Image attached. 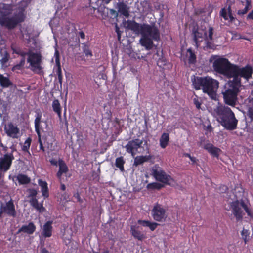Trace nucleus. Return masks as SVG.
Instances as JSON below:
<instances>
[{
    "label": "nucleus",
    "instance_id": "nucleus-1",
    "mask_svg": "<svg viewBox=\"0 0 253 253\" xmlns=\"http://www.w3.org/2000/svg\"><path fill=\"white\" fill-rule=\"evenodd\" d=\"M127 28L135 34L141 35L140 43L147 50L153 48V41L159 42L161 39L159 29L155 24H141L134 20H128Z\"/></svg>",
    "mask_w": 253,
    "mask_h": 253
},
{
    "label": "nucleus",
    "instance_id": "nucleus-2",
    "mask_svg": "<svg viewBox=\"0 0 253 253\" xmlns=\"http://www.w3.org/2000/svg\"><path fill=\"white\" fill-rule=\"evenodd\" d=\"M12 11L13 6L11 4L0 2V25L1 27L12 30L24 21L26 16L23 10L10 16Z\"/></svg>",
    "mask_w": 253,
    "mask_h": 253
},
{
    "label": "nucleus",
    "instance_id": "nucleus-3",
    "mask_svg": "<svg viewBox=\"0 0 253 253\" xmlns=\"http://www.w3.org/2000/svg\"><path fill=\"white\" fill-rule=\"evenodd\" d=\"M192 85L196 90L202 89L203 92L213 98L216 94V92L219 86V82L209 76L205 77H196L191 78Z\"/></svg>",
    "mask_w": 253,
    "mask_h": 253
},
{
    "label": "nucleus",
    "instance_id": "nucleus-4",
    "mask_svg": "<svg viewBox=\"0 0 253 253\" xmlns=\"http://www.w3.org/2000/svg\"><path fill=\"white\" fill-rule=\"evenodd\" d=\"M215 112L220 119L221 125L227 130H233L237 128L238 120L234 114L228 106L219 105L215 109Z\"/></svg>",
    "mask_w": 253,
    "mask_h": 253
},
{
    "label": "nucleus",
    "instance_id": "nucleus-5",
    "mask_svg": "<svg viewBox=\"0 0 253 253\" xmlns=\"http://www.w3.org/2000/svg\"><path fill=\"white\" fill-rule=\"evenodd\" d=\"M236 80H229L224 85L222 92L225 103L230 106H234L237 100V96L240 91L241 86Z\"/></svg>",
    "mask_w": 253,
    "mask_h": 253
},
{
    "label": "nucleus",
    "instance_id": "nucleus-6",
    "mask_svg": "<svg viewBox=\"0 0 253 253\" xmlns=\"http://www.w3.org/2000/svg\"><path fill=\"white\" fill-rule=\"evenodd\" d=\"M234 65L227 58L219 57L214 61L212 67L216 72L230 79Z\"/></svg>",
    "mask_w": 253,
    "mask_h": 253
},
{
    "label": "nucleus",
    "instance_id": "nucleus-7",
    "mask_svg": "<svg viewBox=\"0 0 253 253\" xmlns=\"http://www.w3.org/2000/svg\"><path fill=\"white\" fill-rule=\"evenodd\" d=\"M253 68L252 66L247 64L245 67H240L239 66L235 64L231 75L233 78L232 80H236L238 84L242 86L241 78H243L248 81L252 78Z\"/></svg>",
    "mask_w": 253,
    "mask_h": 253
},
{
    "label": "nucleus",
    "instance_id": "nucleus-8",
    "mask_svg": "<svg viewBox=\"0 0 253 253\" xmlns=\"http://www.w3.org/2000/svg\"><path fill=\"white\" fill-rule=\"evenodd\" d=\"M24 54L28 56L27 61L30 64L31 70L39 75L43 74V71L42 66V56L40 52H33L29 51Z\"/></svg>",
    "mask_w": 253,
    "mask_h": 253
},
{
    "label": "nucleus",
    "instance_id": "nucleus-9",
    "mask_svg": "<svg viewBox=\"0 0 253 253\" xmlns=\"http://www.w3.org/2000/svg\"><path fill=\"white\" fill-rule=\"evenodd\" d=\"M35 113L36 115L34 121L35 131L38 137V142L40 144V149L43 152H44L45 150L44 147L43 146V144L47 143V144L50 143L52 144V140H51L50 142L47 141V136L45 135H43L42 137L40 130L42 129L41 126V123L42 122V113L40 109L36 110L35 111Z\"/></svg>",
    "mask_w": 253,
    "mask_h": 253
},
{
    "label": "nucleus",
    "instance_id": "nucleus-10",
    "mask_svg": "<svg viewBox=\"0 0 253 253\" xmlns=\"http://www.w3.org/2000/svg\"><path fill=\"white\" fill-rule=\"evenodd\" d=\"M230 207L232 209V212L237 221L242 220L243 218V211L241 207L245 210L248 215H250V210L243 200L241 201L237 200L232 202Z\"/></svg>",
    "mask_w": 253,
    "mask_h": 253
},
{
    "label": "nucleus",
    "instance_id": "nucleus-11",
    "mask_svg": "<svg viewBox=\"0 0 253 253\" xmlns=\"http://www.w3.org/2000/svg\"><path fill=\"white\" fill-rule=\"evenodd\" d=\"M167 209L157 203L152 210L151 214L153 219L158 222H164L167 217Z\"/></svg>",
    "mask_w": 253,
    "mask_h": 253
},
{
    "label": "nucleus",
    "instance_id": "nucleus-12",
    "mask_svg": "<svg viewBox=\"0 0 253 253\" xmlns=\"http://www.w3.org/2000/svg\"><path fill=\"white\" fill-rule=\"evenodd\" d=\"M27 192L29 193L28 197L31 198L29 201L30 205L36 209L39 212H43L45 210V209L43 206L42 202L39 203L36 198L38 194L37 191L34 188H29L27 190Z\"/></svg>",
    "mask_w": 253,
    "mask_h": 253
},
{
    "label": "nucleus",
    "instance_id": "nucleus-13",
    "mask_svg": "<svg viewBox=\"0 0 253 253\" xmlns=\"http://www.w3.org/2000/svg\"><path fill=\"white\" fill-rule=\"evenodd\" d=\"M152 172V175L158 181L169 185H170L171 181H174L170 175L167 174L165 171L161 169H153Z\"/></svg>",
    "mask_w": 253,
    "mask_h": 253
},
{
    "label": "nucleus",
    "instance_id": "nucleus-14",
    "mask_svg": "<svg viewBox=\"0 0 253 253\" xmlns=\"http://www.w3.org/2000/svg\"><path fill=\"white\" fill-rule=\"evenodd\" d=\"M14 160V156L12 153H6L0 157V172H5L8 170Z\"/></svg>",
    "mask_w": 253,
    "mask_h": 253
},
{
    "label": "nucleus",
    "instance_id": "nucleus-15",
    "mask_svg": "<svg viewBox=\"0 0 253 253\" xmlns=\"http://www.w3.org/2000/svg\"><path fill=\"white\" fill-rule=\"evenodd\" d=\"M3 214L8 216L15 217L16 215V211L13 202L12 200L6 202L5 205L2 204L0 207V218Z\"/></svg>",
    "mask_w": 253,
    "mask_h": 253
},
{
    "label": "nucleus",
    "instance_id": "nucleus-16",
    "mask_svg": "<svg viewBox=\"0 0 253 253\" xmlns=\"http://www.w3.org/2000/svg\"><path fill=\"white\" fill-rule=\"evenodd\" d=\"M192 35L195 46L198 47L200 43L205 38H207V32L203 29H199L198 27H194L192 29Z\"/></svg>",
    "mask_w": 253,
    "mask_h": 253
},
{
    "label": "nucleus",
    "instance_id": "nucleus-17",
    "mask_svg": "<svg viewBox=\"0 0 253 253\" xmlns=\"http://www.w3.org/2000/svg\"><path fill=\"white\" fill-rule=\"evenodd\" d=\"M142 143V140L135 139L128 141L125 146V148L127 153L131 154L134 157L138 152V149L141 147Z\"/></svg>",
    "mask_w": 253,
    "mask_h": 253
},
{
    "label": "nucleus",
    "instance_id": "nucleus-18",
    "mask_svg": "<svg viewBox=\"0 0 253 253\" xmlns=\"http://www.w3.org/2000/svg\"><path fill=\"white\" fill-rule=\"evenodd\" d=\"M4 130L7 135L13 139H17L19 136V128L11 122L5 125Z\"/></svg>",
    "mask_w": 253,
    "mask_h": 253
},
{
    "label": "nucleus",
    "instance_id": "nucleus-19",
    "mask_svg": "<svg viewBox=\"0 0 253 253\" xmlns=\"http://www.w3.org/2000/svg\"><path fill=\"white\" fill-rule=\"evenodd\" d=\"M52 221H47L43 225L42 227V235L44 238H49L52 236Z\"/></svg>",
    "mask_w": 253,
    "mask_h": 253
},
{
    "label": "nucleus",
    "instance_id": "nucleus-20",
    "mask_svg": "<svg viewBox=\"0 0 253 253\" xmlns=\"http://www.w3.org/2000/svg\"><path fill=\"white\" fill-rule=\"evenodd\" d=\"M204 148L211 155L218 158L219 156V153L221 151V149L214 146L211 143H207L204 145Z\"/></svg>",
    "mask_w": 253,
    "mask_h": 253
},
{
    "label": "nucleus",
    "instance_id": "nucleus-21",
    "mask_svg": "<svg viewBox=\"0 0 253 253\" xmlns=\"http://www.w3.org/2000/svg\"><path fill=\"white\" fill-rule=\"evenodd\" d=\"M130 231L132 236L135 239H137L139 241H142L146 238L145 234L139 230L138 226L137 227L133 225L131 226Z\"/></svg>",
    "mask_w": 253,
    "mask_h": 253
},
{
    "label": "nucleus",
    "instance_id": "nucleus-22",
    "mask_svg": "<svg viewBox=\"0 0 253 253\" xmlns=\"http://www.w3.org/2000/svg\"><path fill=\"white\" fill-rule=\"evenodd\" d=\"M12 180L13 182L15 180L18 181L19 185H26L30 182L31 178L26 174L19 173L13 177Z\"/></svg>",
    "mask_w": 253,
    "mask_h": 253
},
{
    "label": "nucleus",
    "instance_id": "nucleus-23",
    "mask_svg": "<svg viewBox=\"0 0 253 253\" xmlns=\"http://www.w3.org/2000/svg\"><path fill=\"white\" fill-rule=\"evenodd\" d=\"M36 229V227L35 224L32 222H31L29 223L28 225H22V227L19 229L17 233L23 232L31 235L33 234Z\"/></svg>",
    "mask_w": 253,
    "mask_h": 253
},
{
    "label": "nucleus",
    "instance_id": "nucleus-24",
    "mask_svg": "<svg viewBox=\"0 0 253 253\" xmlns=\"http://www.w3.org/2000/svg\"><path fill=\"white\" fill-rule=\"evenodd\" d=\"M59 170L57 172L56 176L58 178L61 179L63 173H67L68 170V168L65 162L61 159L58 160Z\"/></svg>",
    "mask_w": 253,
    "mask_h": 253
},
{
    "label": "nucleus",
    "instance_id": "nucleus-25",
    "mask_svg": "<svg viewBox=\"0 0 253 253\" xmlns=\"http://www.w3.org/2000/svg\"><path fill=\"white\" fill-rule=\"evenodd\" d=\"M39 186L41 188V192L42 195L44 198L49 197V190L48 188V184L45 181H43L41 179H39L38 181Z\"/></svg>",
    "mask_w": 253,
    "mask_h": 253
},
{
    "label": "nucleus",
    "instance_id": "nucleus-26",
    "mask_svg": "<svg viewBox=\"0 0 253 253\" xmlns=\"http://www.w3.org/2000/svg\"><path fill=\"white\" fill-rule=\"evenodd\" d=\"M242 4L245 6L243 9H240L237 11V14L240 16H243L247 14L248 11L252 8V0H245L244 1H241Z\"/></svg>",
    "mask_w": 253,
    "mask_h": 253
},
{
    "label": "nucleus",
    "instance_id": "nucleus-27",
    "mask_svg": "<svg viewBox=\"0 0 253 253\" xmlns=\"http://www.w3.org/2000/svg\"><path fill=\"white\" fill-rule=\"evenodd\" d=\"M118 12L126 17H128L129 15L128 12V7L123 2H119L117 4Z\"/></svg>",
    "mask_w": 253,
    "mask_h": 253
},
{
    "label": "nucleus",
    "instance_id": "nucleus-28",
    "mask_svg": "<svg viewBox=\"0 0 253 253\" xmlns=\"http://www.w3.org/2000/svg\"><path fill=\"white\" fill-rule=\"evenodd\" d=\"M52 107L53 111L56 113L59 120H61V106L59 100L57 99H54L52 103Z\"/></svg>",
    "mask_w": 253,
    "mask_h": 253
},
{
    "label": "nucleus",
    "instance_id": "nucleus-29",
    "mask_svg": "<svg viewBox=\"0 0 253 253\" xmlns=\"http://www.w3.org/2000/svg\"><path fill=\"white\" fill-rule=\"evenodd\" d=\"M186 56L188 58V63L189 64H194L196 62V55L194 51L191 48L187 50Z\"/></svg>",
    "mask_w": 253,
    "mask_h": 253
},
{
    "label": "nucleus",
    "instance_id": "nucleus-30",
    "mask_svg": "<svg viewBox=\"0 0 253 253\" xmlns=\"http://www.w3.org/2000/svg\"><path fill=\"white\" fill-rule=\"evenodd\" d=\"M13 85L12 82L9 78L0 74V85L3 88H8Z\"/></svg>",
    "mask_w": 253,
    "mask_h": 253
},
{
    "label": "nucleus",
    "instance_id": "nucleus-31",
    "mask_svg": "<svg viewBox=\"0 0 253 253\" xmlns=\"http://www.w3.org/2000/svg\"><path fill=\"white\" fill-rule=\"evenodd\" d=\"M152 158L151 155L137 156L134 159V165L136 166L149 161Z\"/></svg>",
    "mask_w": 253,
    "mask_h": 253
},
{
    "label": "nucleus",
    "instance_id": "nucleus-32",
    "mask_svg": "<svg viewBox=\"0 0 253 253\" xmlns=\"http://www.w3.org/2000/svg\"><path fill=\"white\" fill-rule=\"evenodd\" d=\"M169 137L168 133H163L160 138V145L162 148H165L169 142Z\"/></svg>",
    "mask_w": 253,
    "mask_h": 253
},
{
    "label": "nucleus",
    "instance_id": "nucleus-33",
    "mask_svg": "<svg viewBox=\"0 0 253 253\" xmlns=\"http://www.w3.org/2000/svg\"><path fill=\"white\" fill-rule=\"evenodd\" d=\"M125 163V161L123 156H120L116 159L115 160V166L118 168L121 171L125 170L124 165Z\"/></svg>",
    "mask_w": 253,
    "mask_h": 253
},
{
    "label": "nucleus",
    "instance_id": "nucleus-34",
    "mask_svg": "<svg viewBox=\"0 0 253 253\" xmlns=\"http://www.w3.org/2000/svg\"><path fill=\"white\" fill-rule=\"evenodd\" d=\"M1 55L2 56V58L0 60V62L1 65L3 66H5L9 60L10 56L9 53L6 50L1 53Z\"/></svg>",
    "mask_w": 253,
    "mask_h": 253
},
{
    "label": "nucleus",
    "instance_id": "nucleus-35",
    "mask_svg": "<svg viewBox=\"0 0 253 253\" xmlns=\"http://www.w3.org/2000/svg\"><path fill=\"white\" fill-rule=\"evenodd\" d=\"M25 59L24 57H23L21 59L19 63L17 64L16 65H15L12 67V68H11V71L14 72L16 71L22 70L25 65Z\"/></svg>",
    "mask_w": 253,
    "mask_h": 253
},
{
    "label": "nucleus",
    "instance_id": "nucleus-36",
    "mask_svg": "<svg viewBox=\"0 0 253 253\" xmlns=\"http://www.w3.org/2000/svg\"><path fill=\"white\" fill-rule=\"evenodd\" d=\"M31 138L30 137L27 138L24 142L23 146L22 147V150L25 152L28 153L29 155H30V153L29 150L31 145Z\"/></svg>",
    "mask_w": 253,
    "mask_h": 253
},
{
    "label": "nucleus",
    "instance_id": "nucleus-37",
    "mask_svg": "<svg viewBox=\"0 0 253 253\" xmlns=\"http://www.w3.org/2000/svg\"><path fill=\"white\" fill-rule=\"evenodd\" d=\"M163 185L157 182H153L149 183L147 185V188L148 189H160L162 187H163Z\"/></svg>",
    "mask_w": 253,
    "mask_h": 253
},
{
    "label": "nucleus",
    "instance_id": "nucleus-38",
    "mask_svg": "<svg viewBox=\"0 0 253 253\" xmlns=\"http://www.w3.org/2000/svg\"><path fill=\"white\" fill-rule=\"evenodd\" d=\"M242 238L244 240L245 243L246 244L249 239L250 232L248 230L243 229L242 233Z\"/></svg>",
    "mask_w": 253,
    "mask_h": 253
},
{
    "label": "nucleus",
    "instance_id": "nucleus-39",
    "mask_svg": "<svg viewBox=\"0 0 253 253\" xmlns=\"http://www.w3.org/2000/svg\"><path fill=\"white\" fill-rule=\"evenodd\" d=\"M57 70L56 71V74L57 75L58 80L60 85H62L63 76L62 74V69L61 66H57Z\"/></svg>",
    "mask_w": 253,
    "mask_h": 253
},
{
    "label": "nucleus",
    "instance_id": "nucleus-40",
    "mask_svg": "<svg viewBox=\"0 0 253 253\" xmlns=\"http://www.w3.org/2000/svg\"><path fill=\"white\" fill-rule=\"evenodd\" d=\"M54 58L56 66H61L60 62V53L57 48L55 50Z\"/></svg>",
    "mask_w": 253,
    "mask_h": 253
},
{
    "label": "nucleus",
    "instance_id": "nucleus-41",
    "mask_svg": "<svg viewBox=\"0 0 253 253\" xmlns=\"http://www.w3.org/2000/svg\"><path fill=\"white\" fill-rule=\"evenodd\" d=\"M228 19H229V21L231 22H232L234 21L235 20V18L234 17V16H233L232 15V11H231V7L230 6H229L228 8Z\"/></svg>",
    "mask_w": 253,
    "mask_h": 253
},
{
    "label": "nucleus",
    "instance_id": "nucleus-42",
    "mask_svg": "<svg viewBox=\"0 0 253 253\" xmlns=\"http://www.w3.org/2000/svg\"><path fill=\"white\" fill-rule=\"evenodd\" d=\"M151 222L148 220H139L138 221V223L141 225H142L144 227H149L150 224Z\"/></svg>",
    "mask_w": 253,
    "mask_h": 253
},
{
    "label": "nucleus",
    "instance_id": "nucleus-43",
    "mask_svg": "<svg viewBox=\"0 0 253 253\" xmlns=\"http://www.w3.org/2000/svg\"><path fill=\"white\" fill-rule=\"evenodd\" d=\"M220 15L225 20H228V14L227 13L226 10L225 8H222L220 11Z\"/></svg>",
    "mask_w": 253,
    "mask_h": 253
},
{
    "label": "nucleus",
    "instance_id": "nucleus-44",
    "mask_svg": "<svg viewBox=\"0 0 253 253\" xmlns=\"http://www.w3.org/2000/svg\"><path fill=\"white\" fill-rule=\"evenodd\" d=\"M193 103L198 109L201 108V102L197 97L193 99Z\"/></svg>",
    "mask_w": 253,
    "mask_h": 253
},
{
    "label": "nucleus",
    "instance_id": "nucleus-45",
    "mask_svg": "<svg viewBox=\"0 0 253 253\" xmlns=\"http://www.w3.org/2000/svg\"><path fill=\"white\" fill-rule=\"evenodd\" d=\"M213 28L212 27H210L208 30V38L210 40H212L213 39Z\"/></svg>",
    "mask_w": 253,
    "mask_h": 253
},
{
    "label": "nucleus",
    "instance_id": "nucleus-46",
    "mask_svg": "<svg viewBox=\"0 0 253 253\" xmlns=\"http://www.w3.org/2000/svg\"><path fill=\"white\" fill-rule=\"evenodd\" d=\"M83 51L86 56H88V55L92 56V55L91 51L89 50L88 47L87 46H85L84 47V48L83 49Z\"/></svg>",
    "mask_w": 253,
    "mask_h": 253
},
{
    "label": "nucleus",
    "instance_id": "nucleus-47",
    "mask_svg": "<svg viewBox=\"0 0 253 253\" xmlns=\"http://www.w3.org/2000/svg\"><path fill=\"white\" fill-rule=\"evenodd\" d=\"M159 224L156 222H151L149 228L151 231H154Z\"/></svg>",
    "mask_w": 253,
    "mask_h": 253
},
{
    "label": "nucleus",
    "instance_id": "nucleus-48",
    "mask_svg": "<svg viewBox=\"0 0 253 253\" xmlns=\"http://www.w3.org/2000/svg\"><path fill=\"white\" fill-rule=\"evenodd\" d=\"M248 116L252 121H253V107H250L248 110Z\"/></svg>",
    "mask_w": 253,
    "mask_h": 253
},
{
    "label": "nucleus",
    "instance_id": "nucleus-49",
    "mask_svg": "<svg viewBox=\"0 0 253 253\" xmlns=\"http://www.w3.org/2000/svg\"><path fill=\"white\" fill-rule=\"evenodd\" d=\"M73 196L77 199L78 202L81 203H83V200L81 199L80 194L78 192L74 193Z\"/></svg>",
    "mask_w": 253,
    "mask_h": 253
},
{
    "label": "nucleus",
    "instance_id": "nucleus-50",
    "mask_svg": "<svg viewBox=\"0 0 253 253\" xmlns=\"http://www.w3.org/2000/svg\"><path fill=\"white\" fill-rule=\"evenodd\" d=\"M246 19L247 20H253V9L248 14Z\"/></svg>",
    "mask_w": 253,
    "mask_h": 253
},
{
    "label": "nucleus",
    "instance_id": "nucleus-51",
    "mask_svg": "<svg viewBox=\"0 0 253 253\" xmlns=\"http://www.w3.org/2000/svg\"><path fill=\"white\" fill-rule=\"evenodd\" d=\"M49 162L52 165H53L55 166H57L58 164V161H57V160L54 158L50 159L49 160Z\"/></svg>",
    "mask_w": 253,
    "mask_h": 253
},
{
    "label": "nucleus",
    "instance_id": "nucleus-52",
    "mask_svg": "<svg viewBox=\"0 0 253 253\" xmlns=\"http://www.w3.org/2000/svg\"><path fill=\"white\" fill-rule=\"evenodd\" d=\"M0 147L2 148V150L4 153H6L8 152V147L4 145L2 143H0Z\"/></svg>",
    "mask_w": 253,
    "mask_h": 253
},
{
    "label": "nucleus",
    "instance_id": "nucleus-53",
    "mask_svg": "<svg viewBox=\"0 0 253 253\" xmlns=\"http://www.w3.org/2000/svg\"><path fill=\"white\" fill-rule=\"evenodd\" d=\"M78 34L81 39H85V34L83 31H79Z\"/></svg>",
    "mask_w": 253,
    "mask_h": 253
},
{
    "label": "nucleus",
    "instance_id": "nucleus-54",
    "mask_svg": "<svg viewBox=\"0 0 253 253\" xmlns=\"http://www.w3.org/2000/svg\"><path fill=\"white\" fill-rule=\"evenodd\" d=\"M11 49L13 51V53H15L18 55L23 56L24 54H21L19 51H17L15 48L11 47Z\"/></svg>",
    "mask_w": 253,
    "mask_h": 253
},
{
    "label": "nucleus",
    "instance_id": "nucleus-55",
    "mask_svg": "<svg viewBox=\"0 0 253 253\" xmlns=\"http://www.w3.org/2000/svg\"><path fill=\"white\" fill-rule=\"evenodd\" d=\"M116 32L117 33L118 38L119 40L121 38V33L119 30V28L118 27H116Z\"/></svg>",
    "mask_w": 253,
    "mask_h": 253
},
{
    "label": "nucleus",
    "instance_id": "nucleus-56",
    "mask_svg": "<svg viewBox=\"0 0 253 253\" xmlns=\"http://www.w3.org/2000/svg\"><path fill=\"white\" fill-rule=\"evenodd\" d=\"M190 159L192 161V164H194L195 163H196L197 162V161H198V160L194 157L192 156L190 158Z\"/></svg>",
    "mask_w": 253,
    "mask_h": 253
},
{
    "label": "nucleus",
    "instance_id": "nucleus-57",
    "mask_svg": "<svg viewBox=\"0 0 253 253\" xmlns=\"http://www.w3.org/2000/svg\"><path fill=\"white\" fill-rule=\"evenodd\" d=\"M41 253H49V251L45 248H43L41 249Z\"/></svg>",
    "mask_w": 253,
    "mask_h": 253
},
{
    "label": "nucleus",
    "instance_id": "nucleus-58",
    "mask_svg": "<svg viewBox=\"0 0 253 253\" xmlns=\"http://www.w3.org/2000/svg\"><path fill=\"white\" fill-rule=\"evenodd\" d=\"M10 149L11 150V152L10 153H12V154H13V152L14 151H16V147L14 146V145H12L10 147Z\"/></svg>",
    "mask_w": 253,
    "mask_h": 253
},
{
    "label": "nucleus",
    "instance_id": "nucleus-59",
    "mask_svg": "<svg viewBox=\"0 0 253 253\" xmlns=\"http://www.w3.org/2000/svg\"><path fill=\"white\" fill-rule=\"evenodd\" d=\"M60 189L62 191H65L66 189V186L64 184H61L60 186Z\"/></svg>",
    "mask_w": 253,
    "mask_h": 253
},
{
    "label": "nucleus",
    "instance_id": "nucleus-60",
    "mask_svg": "<svg viewBox=\"0 0 253 253\" xmlns=\"http://www.w3.org/2000/svg\"><path fill=\"white\" fill-rule=\"evenodd\" d=\"M114 122L118 124V125L120 124V120L119 118H115V119H114Z\"/></svg>",
    "mask_w": 253,
    "mask_h": 253
},
{
    "label": "nucleus",
    "instance_id": "nucleus-61",
    "mask_svg": "<svg viewBox=\"0 0 253 253\" xmlns=\"http://www.w3.org/2000/svg\"><path fill=\"white\" fill-rule=\"evenodd\" d=\"M211 42H210L208 41L207 42L206 45H207V47H208L209 48H211Z\"/></svg>",
    "mask_w": 253,
    "mask_h": 253
},
{
    "label": "nucleus",
    "instance_id": "nucleus-62",
    "mask_svg": "<svg viewBox=\"0 0 253 253\" xmlns=\"http://www.w3.org/2000/svg\"><path fill=\"white\" fill-rule=\"evenodd\" d=\"M184 155L185 157H188L189 159L192 157L189 153H185Z\"/></svg>",
    "mask_w": 253,
    "mask_h": 253
},
{
    "label": "nucleus",
    "instance_id": "nucleus-63",
    "mask_svg": "<svg viewBox=\"0 0 253 253\" xmlns=\"http://www.w3.org/2000/svg\"><path fill=\"white\" fill-rule=\"evenodd\" d=\"M223 187L224 188L225 191H226L228 190V187L226 186H223Z\"/></svg>",
    "mask_w": 253,
    "mask_h": 253
},
{
    "label": "nucleus",
    "instance_id": "nucleus-64",
    "mask_svg": "<svg viewBox=\"0 0 253 253\" xmlns=\"http://www.w3.org/2000/svg\"><path fill=\"white\" fill-rule=\"evenodd\" d=\"M102 253H109L108 250H106L104 252H103Z\"/></svg>",
    "mask_w": 253,
    "mask_h": 253
}]
</instances>
